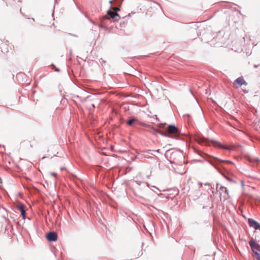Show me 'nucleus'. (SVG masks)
Listing matches in <instances>:
<instances>
[{
    "mask_svg": "<svg viewBox=\"0 0 260 260\" xmlns=\"http://www.w3.org/2000/svg\"><path fill=\"white\" fill-rule=\"evenodd\" d=\"M164 132H160L157 130H154L160 135L171 138H176L180 135V131L174 125H169Z\"/></svg>",
    "mask_w": 260,
    "mask_h": 260,
    "instance_id": "obj_1",
    "label": "nucleus"
},
{
    "mask_svg": "<svg viewBox=\"0 0 260 260\" xmlns=\"http://www.w3.org/2000/svg\"><path fill=\"white\" fill-rule=\"evenodd\" d=\"M2 41L0 39V43ZM0 49L3 53L7 54L11 51L14 50V46L11 44L9 43L8 42L0 43Z\"/></svg>",
    "mask_w": 260,
    "mask_h": 260,
    "instance_id": "obj_2",
    "label": "nucleus"
},
{
    "mask_svg": "<svg viewBox=\"0 0 260 260\" xmlns=\"http://www.w3.org/2000/svg\"><path fill=\"white\" fill-rule=\"evenodd\" d=\"M249 245L254 254L258 253L260 252V245L255 240L252 238L249 241Z\"/></svg>",
    "mask_w": 260,
    "mask_h": 260,
    "instance_id": "obj_3",
    "label": "nucleus"
},
{
    "mask_svg": "<svg viewBox=\"0 0 260 260\" xmlns=\"http://www.w3.org/2000/svg\"><path fill=\"white\" fill-rule=\"evenodd\" d=\"M247 82L244 79V78L241 76L236 79L233 82V87L235 88H239L243 85H246Z\"/></svg>",
    "mask_w": 260,
    "mask_h": 260,
    "instance_id": "obj_4",
    "label": "nucleus"
},
{
    "mask_svg": "<svg viewBox=\"0 0 260 260\" xmlns=\"http://www.w3.org/2000/svg\"><path fill=\"white\" fill-rule=\"evenodd\" d=\"M46 239L48 241H56L57 239V235L55 232H49L46 236Z\"/></svg>",
    "mask_w": 260,
    "mask_h": 260,
    "instance_id": "obj_5",
    "label": "nucleus"
},
{
    "mask_svg": "<svg viewBox=\"0 0 260 260\" xmlns=\"http://www.w3.org/2000/svg\"><path fill=\"white\" fill-rule=\"evenodd\" d=\"M248 224L250 226L253 228L255 230L260 231V224L253 219L249 218L248 219Z\"/></svg>",
    "mask_w": 260,
    "mask_h": 260,
    "instance_id": "obj_6",
    "label": "nucleus"
},
{
    "mask_svg": "<svg viewBox=\"0 0 260 260\" xmlns=\"http://www.w3.org/2000/svg\"><path fill=\"white\" fill-rule=\"evenodd\" d=\"M211 142L213 143L214 146H215V147H220V148H223V149H228V150H231L232 149V147H230V146H223V145H222L221 144H220L219 142H218L217 141H212Z\"/></svg>",
    "mask_w": 260,
    "mask_h": 260,
    "instance_id": "obj_7",
    "label": "nucleus"
},
{
    "mask_svg": "<svg viewBox=\"0 0 260 260\" xmlns=\"http://www.w3.org/2000/svg\"><path fill=\"white\" fill-rule=\"evenodd\" d=\"M17 209L20 211L21 214L23 217V218L24 219L25 217V206L21 204H19L17 206Z\"/></svg>",
    "mask_w": 260,
    "mask_h": 260,
    "instance_id": "obj_8",
    "label": "nucleus"
},
{
    "mask_svg": "<svg viewBox=\"0 0 260 260\" xmlns=\"http://www.w3.org/2000/svg\"><path fill=\"white\" fill-rule=\"evenodd\" d=\"M139 123L138 119L135 118H132L126 121V124L129 126H135V124Z\"/></svg>",
    "mask_w": 260,
    "mask_h": 260,
    "instance_id": "obj_9",
    "label": "nucleus"
},
{
    "mask_svg": "<svg viewBox=\"0 0 260 260\" xmlns=\"http://www.w3.org/2000/svg\"><path fill=\"white\" fill-rule=\"evenodd\" d=\"M107 14L109 16V19L110 18H112V19H114L116 17H120L119 15L115 12H113L111 10H108L107 12Z\"/></svg>",
    "mask_w": 260,
    "mask_h": 260,
    "instance_id": "obj_10",
    "label": "nucleus"
},
{
    "mask_svg": "<svg viewBox=\"0 0 260 260\" xmlns=\"http://www.w3.org/2000/svg\"><path fill=\"white\" fill-rule=\"evenodd\" d=\"M197 141L201 144H207L208 142V140L204 137H199Z\"/></svg>",
    "mask_w": 260,
    "mask_h": 260,
    "instance_id": "obj_11",
    "label": "nucleus"
},
{
    "mask_svg": "<svg viewBox=\"0 0 260 260\" xmlns=\"http://www.w3.org/2000/svg\"><path fill=\"white\" fill-rule=\"evenodd\" d=\"M219 190L222 192H224L225 194H226V196L224 197L225 199H226V197L229 195L228 190L227 188L224 186H220L219 188Z\"/></svg>",
    "mask_w": 260,
    "mask_h": 260,
    "instance_id": "obj_12",
    "label": "nucleus"
},
{
    "mask_svg": "<svg viewBox=\"0 0 260 260\" xmlns=\"http://www.w3.org/2000/svg\"><path fill=\"white\" fill-rule=\"evenodd\" d=\"M107 19H109V17L107 16H104L102 17H101V22L102 23H104V21L107 20Z\"/></svg>",
    "mask_w": 260,
    "mask_h": 260,
    "instance_id": "obj_13",
    "label": "nucleus"
},
{
    "mask_svg": "<svg viewBox=\"0 0 260 260\" xmlns=\"http://www.w3.org/2000/svg\"><path fill=\"white\" fill-rule=\"evenodd\" d=\"M253 256L256 260H260V254L259 253L254 254Z\"/></svg>",
    "mask_w": 260,
    "mask_h": 260,
    "instance_id": "obj_14",
    "label": "nucleus"
},
{
    "mask_svg": "<svg viewBox=\"0 0 260 260\" xmlns=\"http://www.w3.org/2000/svg\"><path fill=\"white\" fill-rule=\"evenodd\" d=\"M165 125H166L165 124L160 123V124H159V126H159V127H160V128H164V127H165Z\"/></svg>",
    "mask_w": 260,
    "mask_h": 260,
    "instance_id": "obj_15",
    "label": "nucleus"
},
{
    "mask_svg": "<svg viewBox=\"0 0 260 260\" xmlns=\"http://www.w3.org/2000/svg\"><path fill=\"white\" fill-rule=\"evenodd\" d=\"M112 9L114 11H115V12L117 11H119V9L118 8H116V7H113V8H112Z\"/></svg>",
    "mask_w": 260,
    "mask_h": 260,
    "instance_id": "obj_16",
    "label": "nucleus"
}]
</instances>
